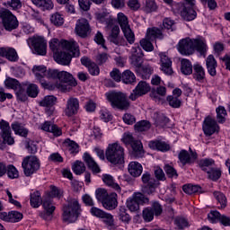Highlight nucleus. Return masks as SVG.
Masks as SVG:
<instances>
[{
	"label": "nucleus",
	"mask_w": 230,
	"mask_h": 230,
	"mask_svg": "<svg viewBox=\"0 0 230 230\" xmlns=\"http://www.w3.org/2000/svg\"><path fill=\"white\" fill-rule=\"evenodd\" d=\"M177 49L181 55L185 57L193 55V53H195V49L198 53H200V55H205L206 51H208V45H206V40L200 38L193 40L185 38L179 41Z\"/></svg>",
	"instance_id": "f257e3e1"
},
{
	"label": "nucleus",
	"mask_w": 230,
	"mask_h": 230,
	"mask_svg": "<svg viewBox=\"0 0 230 230\" xmlns=\"http://www.w3.org/2000/svg\"><path fill=\"white\" fill-rule=\"evenodd\" d=\"M49 48L51 51H53L54 55H56V53H59L62 49H65L66 51L72 53L75 58L80 57V47L78 46V43L73 40L70 41H59L58 39H52L49 41Z\"/></svg>",
	"instance_id": "f03ea898"
},
{
	"label": "nucleus",
	"mask_w": 230,
	"mask_h": 230,
	"mask_svg": "<svg viewBox=\"0 0 230 230\" xmlns=\"http://www.w3.org/2000/svg\"><path fill=\"white\" fill-rule=\"evenodd\" d=\"M82 213V208L76 199H71L67 204L63 207V221L67 224H73L78 220Z\"/></svg>",
	"instance_id": "7ed1b4c3"
},
{
	"label": "nucleus",
	"mask_w": 230,
	"mask_h": 230,
	"mask_svg": "<svg viewBox=\"0 0 230 230\" xmlns=\"http://www.w3.org/2000/svg\"><path fill=\"white\" fill-rule=\"evenodd\" d=\"M105 155L107 161L111 164H123L125 163V148L118 143L110 144Z\"/></svg>",
	"instance_id": "20e7f679"
},
{
	"label": "nucleus",
	"mask_w": 230,
	"mask_h": 230,
	"mask_svg": "<svg viewBox=\"0 0 230 230\" xmlns=\"http://www.w3.org/2000/svg\"><path fill=\"white\" fill-rule=\"evenodd\" d=\"M106 96L113 109L128 111L130 102H128V97L125 93L121 92H111L110 93H106Z\"/></svg>",
	"instance_id": "39448f33"
},
{
	"label": "nucleus",
	"mask_w": 230,
	"mask_h": 230,
	"mask_svg": "<svg viewBox=\"0 0 230 230\" xmlns=\"http://www.w3.org/2000/svg\"><path fill=\"white\" fill-rule=\"evenodd\" d=\"M172 12L175 15H181L183 21H195L197 19V11H195V5H186L183 3H178L172 4Z\"/></svg>",
	"instance_id": "423d86ee"
},
{
	"label": "nucleus",
	"mask_w": 230,
	"mask_h": 230,
	"mask_svg": "<svg viewBox=\"0 0 230 230\" xmlns=\"http://www.w3.org/2000/svg\"><path fill=\"white\" fill-rule=\"evenodd\" d=\"M58 80H59V83L56 84V87L59 91H63V93L71 91V87H76L77 85L73 75L66 71H59Z\"/></svg>",
	"instance_id": "0eeeda50"
},
{
	"label": "nucleus",
	"mask_w": 230,
	"mask_h": 230,
	"mask_svg": "<svg viewBox=\"0 0 230 230\" xmlns=\"http://www.w3.org/2000/svg\"><path fill=\"white\" fill-rule=\"evenodd\" d=\"M22 167L24 175L26 177H31L40 168V163L37 156H26L22 163Z\"/></svg>",
	"instance_id": "6e6552de"
},
{
	"label": "nucleus",
	"mask_w": 230,
	"mask_h": 230,
	"mask_svg": "<svg viewBox=\"0 0 230 230\" xmlns=\"http://www.w3.org/2000/svg\"><path fill=\"white\" fill-rule=\"evenodd\" d=\"M121 141L126 146L130 145L136 157H143L145 155V150H143V143L139 140L134 139V137L130 133H124Z\"/></svg>",
	"instance_id": "1a4fd4ad"
},
{
	"label": "nucleus",
	"mask_w": 230,
	"mask_h": 230,
	"mask_svg": "<svg viewBox=\"0 0 230 230\" xmlns=\"http://www.w3.org/2000/svg\"><path fill=\"white\" fill-rule=\"evenodd\" d=\"M118 21L126 40H128V44H134L136 41V35H134L132 29H130V25H128V18H127L123 13H119Z\"/></svg>",
	"instance_id": "9d476101"
},
{
	"label": "nucleus",
	"mask_w": 230,
	"mask_h": 230,
	"mask_svg": "<svg viewBox=\"0 0 230 230\" xmlns=\"http://www.w3.org/2000/svg\"><path fill=\"white\" fill-rule=\"evenodd\" d=\"M0 18L3 20V24L6 31H13V30H17L19 27L17 17L8 10H0Z\"/></svg>",
	"instance_id": "9b49d317"
},
{
	"label": "nucleus",
	"mask_w": 230,
	"mask_h": 230,
	"mask_svg": "<svg viewBox=\"0 0 230 230\" xmlns=\"http://www.w3.org/2000/svg\"><path fill=\"white\" fill-rule=\"evenodd\" d=\"M148 202H150L148 198L145 197L141 192H137L128 199L127 208L132 213H136V211H139V205L148 204Z\"/></svg>",
	"instance_id": "f8f14e48"
},
{
	"label": "nucleus",
	"mask_w": 230,
	"mask_h": 230,
	"mask_svg": "<svg viewBox=\"0 0 230 230\" xmlns=\"http://www.w3.org/2000/svg\"><path fill=\"white\" fill-rule=\"evenodd\" d=\"M143 49H141V48L138 46L132 48L129 60L131 66L136 67V71L141 70V66H143Z\"/></svg>",
	"instance_id": "ddd939ff"
},
{
	"label": "nucleus",
	"mask_w": 230,
	"mask_h": 230,
	"mask_svg": "<svg viewBox=\"0 0 230 230\" xmlns=\"http://www.w3.org/2000/svg\"><path fill=\"white\" fill-rule=\"evenodd\" d=\"M44 212L40 214V217L43 218V220H51L53 218V213H55L56 207L53 206V200L49 197H44L42 202Z\"/></svg>",
	"instance_id": "4468645a"
},
{
	"label": "nucleus",
	"mask_w": 230,
	"mask_h": 230,
	"mask_svg": "<svg viewBox=\"0 0 230 230\" xmlns=\"http://www.w3.org/2000/svg\"><path fill=\"white\" fill-rule=\"evenodd\" d=\"M147 93H150V84L145 81H140L130 93L129 100L136 102L139 96H144V94H146Z\"/></svg>",
	"instance_id": "2eb2a0df"
},
{
	"label": "nucleus",
	"mask_w": 230,
	"mask_h": 230,
	"mask_svg": "<svg viewBox=\"0 0 230 230\" xmlns=\"http://www.w3.org/2000/svg\"><path fill=\"white\" fill-rule=\"evenodd\" d=\"M78 111H80V101L77 98L70 97L66 101V105L65 109V114L68 118L73 116H76L78 114Z\"/></svg>",
	"instance_id": "dca6fc26"
},
{
	"label": "nucleus",
	"mask_w": 230,
	"mask_h": 230,
	"mask_svg": "<svg viewBox=\"0 0 230 230\" xmlns=\"http://www.w3.org/2000/svg\"><path fill=\"white\" fill-rule=\"evenodd\" d=\"M0 130L5 145H13V143H15V140L12 137V129L10 128V123H8V121L3 119L0 121Z\"/></svg>",
	"instance_id": "f3484780"
},
{
	"label": "nucleus",
	"mask_w": 230,
	"mask_h": 230,
	"mask_svg": "<svg viewBox=\"0 0 230 230\" xmlns=\"http://www.w3.org/2000/svg\"><path fill=\"white\" fill-rule=\"evenodd\" d=\"M31 44L34 48L36 55H41L44 57L47 53L48 45L46 40L42 37H34L31 39Z\"/></svg>",
	"instance_id": "a211bd4d"
},
{
	"label": "nucleus",
	"mask_w": 230,
	"mask_h": 230,
	"mask_svg": "<svg viewBox=\"0 0 230 230\" xmlns=\"http://www.w3.org/2000/svg\"><path fill=\"white\" fill-rule=\"evenodd\" d=\"M218 124L217 120L211 117H207L203 122V132L205 136H213L215 132H218Z\"/></svg>",
	"instance_id": "6ab92c4d"
},
{
	"label": "nucleus",
	"mask_w": 230,
	"mask_h": 230,
	"mask_svg": "<svg viewBox=\"0 0 230 230\" xmlns=\"http://www.w3.org/2000/svg\"><path fill=\"white\" fill-rule=\"evenodd\" d=\"M142 182L146 184L145 191L147 195H152L155 191V186H157V181L152 178L149 172H144L142 175Z\"/></svg>",
	"instance_id": "aec40b11"
},
{
	"label": "nucleus",
	"mask_w": 230,
	"mask_h": 230,
	"mask_svg": "<svg viewBox=\"0 0 230 230\" xmlns=\"http://www.w3.org/2000/svg\"><path fill=\"white\" fill-rule=\"evenodd\" d=\"M75 33L79 37H87L91 33V25H89V21L87 19H80L75 24Z\"/></svg>",
	"instance_id": "412c9836"
},
{
	"label": "nucleus",
	"mask_w": 230,
	"mask_h": 230,
	"mask_svg": "<svg viewBox=\"0 0 230 230\" xmlns=\"http://www.w3.org/2000/svg\"><path fill=\"white\" fill-rule=\"evenodd\" d=\"M73 57L75 56L70 51L64 52L60 50L59 52L54 54V60L57 62V64H60V66H69Z\"/></svg>",
	"instance_id": "4be33fe9"
},
{
	"label": "nucleus",
	"mask_w": 230,
	"mask_h": 230,
	"mask_svg": "<svg viewBox=\"0 0 230 230\" xmlns=\"http://www.w3.org/2000/svg\"><path fill=\"white\" fill-rule=\"evenodd\" d=\"M0 57L7 58L9 62H17V60H19V55H17V50L10 47L0 48Z\"/></svg>",
	"instance_id": "5701e85b"
},
{
	"label": "nucleus",
	"mask_w": 230,
	"mask_h": 230,
	"mask_svg": "<svg viewBox=\"0 0 230 230\" xmlns=\"http://www.w3.org/2000/svg\"><path fill=\"white\" fill-rule=\"evenodd\" d=\"M102 206L105 209H109V211L116 209V208H118V194H116V192L109 194L106 199L102 202Z\"/></svg>",
	"instance_id": "b1692460"
},
{
	"label": "nucleus",
	"mask_w": 230,
	"mask_h": 230,
	"mask_svg": "<svg viewBox=\"0 0 230 230\" xmlns=\"http://www.w3.org/2000/svg\"><path fill=\"white\" fill-rule=\"evenodd\" d=\"M161 58V70L164 75H173V69L172 68V60L168 58L165 54L160 55Z\"/></svg>",
	"instance_id": "393cba45"
},
{
	"label": "nucleus",
	"mask_w": 230,
	"mask_h": 230,
	"mask_svg": "<svg viewBox=\"0 0 230 230\" xmlns=\"http://www.w3.org/2000/svg\"><path fill=\"white\" fill-rule=\"evenodd\" d=\"M190 153L186 150H181L180 154L178 155V158L180 159V162L184 165V164H189V163H191V161H195L197 159V153H194L191 151V148H190Z\"/></svg>",
	"instance_id": "a878e982"
},
{
	"label": "nucleus",
	"mask_w": 230,
	"mask_h": 230,
	"mask_svg": "<svg viewBox=\"0 0 230 230\" xmlns=\"http://www.w3.org/2000/svg\"><path fill=\"white\" fill-rule=\"evenodd\" d=\"M206 66L208 75H210V76H217V63L214 55L208 56L206 59Z\"/></svg>",
	"instance_id": "bb28decb"
},
{
	"label": "nucleus",
	"mask_w": 230,
	"mask_h": 230,
	"mask_svg": "<svg viewBox=\"0 0 230 230\" xmlns=\"http://www.w3.org/2000/svg\"><path fill=\"white\" fill-rule=\"evenodd\" d=\"M128 170L131 177H140L143 173V165L138 162H130Z\"/></svg>",
	"instance_id": "cd10ccee"
},
{
	"label": "nucleus",
	"mask_w": 230,
	"mask_h": 230,
	"mask_svg": "<svg viewBox=\"0 0 230 230\" xmlns=\"http://www.w3.org/2000/svg\"><path fill=\"white\" fill-rule=\"evenodd\" d=\"M148 146L151 150H158L159 152H168L170 150V145L161 140L150 141Z\"/></svg>",
	"instance_id": "c85d7f7f"
},
{
	"label": "nucleus",
	"mask_w": 230,
	"mask_h": 230,
	"mask_svg": "<svg viewBox=\"0 0 230 230\" xmlns=\"http://www.w3.org/2000/svg\"><path fill=\"white\" fill-rule=\"evenodd\" d=\"M41 130H44L45 132H51L57 137H58V136H62V129H60L57 125L51 124L49 121H45L41 125Z\"/></svg>",
	"instance_id": "c756f323"
},
{
	"label": "nucleus",
	"mask_w": 230,
	"mask_h": 230,
	"mask_svg": "<svg viewBox=\"0 0 230 230\" xmlns=\"http://www.w3.org/2000/svg\"><path fill=\"white\" fill-rule=\"evenodd\" d=\"M83 157L84 163H86L88 168L92 170L93 173H100V172H102L100 166H98V164L92 158L91 155L84 153Z\"/></svg>",
	"instance_id": "7c9ffc66"
},
{
	"label": "nucleus",
	"mask_w": 230,
	"mask_h": 230,
	"mask_svg": "<svg viewBox=\"0 0 230 230\" xmlns=\"http://www.w3.org/2000/svg\"><path fill=\"white\" fill-rule=\"evenodd\" d=\"M146 37L148 40H155V39L163 40L164 36L163 35L162 30L153 27L147 29Z\"/></svg>",
	"instance_id": "2f4dec72"
},
{
	"label": "nucleus",
	"mask_w": 230,
	"mask_h": 230,
	"mask_svg": "<svg viewBox=\"0 0 230 230\" xmlns=\"http://www.w3.org/2000/svg\"><path fill=\"white\" fill-rule=\"evenodd\" d=\"M32 73H34L37 80H40L41 85H46V83L42 80L46 76V66H34L32 68Z\"/></svg>",
	"instance_id": "473e14b6"
},
{
	"label": "nucleus",
	"mask_w": 230,
	"mask_h": 230,
	"mask_svg": "<svg viewBox=\"0 0 230 230\" xmlns=\"http://www.w3.org/2000/svg\"><path fill=\"white\" fill-rule=\"evenodd\" d=\"M194 74L193 76L195 80L198 82H202L206 78V70H204V67L202 65L197 63L193 66Z\"/></svg>",
	"instance_id": "72a5a7b5"
},
{
	"label": "nucleus",
	"mask_w": 230,
	"mask_h": 230,
	"mask_svg": "<svg viewBox=\"0 0 230 230\" xmlns=\"http://www.w3.org/2000/svg\"><path fill=\"white\" fill-rule=\"evenodd\" d=\"M102 181L107 186H110V188H113L115 191H118V193H121V187L116 182H114V178L111 174H103L102 175Z\"/></svg>",
	"instance_id": "f704fd0d"
},
{
	"label": "nucleus",
	"mask_w": 230,
	"mask_h": 230,
	"mask_svg": "<svg viewBox=\"0 0 230 230\" xmlns=\"http://www.w3.org/2000/svg\"><path fill=\"white\" fill-rule=\"evenodd\" d=\"M34 6L41 10H53V2L51 0H31Z\"/></svg>",
	"instance_id": "c9c22d12"
},
{
	"label": "nucleus",
	"mask_w": 230,
	"mask_h": 230,
	"mask_svg": "<svg viewBox=\"0 0 230 230\" xmlns=\"http://www.w3.org/2000/svg\"><path fill=\"white\" fill-rule=\"evenodd\" d=\"M12 129L13 130L14 134L18 136H22V137H26L28 136V129L25 128L22 123L13 122L12 125Z\"/></svg>",
	"instance_id": "e433bc0d"
},
{
	"label": "nucleus",
	"mask_w": 230,
	"mask_h": 230,
	"mask_svg": "<svg viewBox=\"0 0 230 230\" xmlns=\"http://www.w3.org/2000/svg\"><path fill=\"white\" fill-rule=\"evenodd\" d=\"M64 146L66 148L68 149V151L70 152V154L75 155L78 154V152H80V148L78 146V144H76V142L66 138L64 143H63Z\"/></svg>",
	"instance_id": "4c0bfd02"
},
{
	"label": "nucleus",
	"mask_w": 230,
	"mask_h": 230,
	"mask_svg": "<svg viewBox=\"0 0 230 230\" xmlns=\"http://www.w3.org/2000/svg\"><path fill=\"white\" fill-rule=\"evenodd\" d=\"M118 218L124 224H130V220H132V217H130V215H128V212H127V208L125 207H119L118 211Z\"/></svg>",
	"instance_id": "58836bf2"
},
{
	"label": "nucleus",
	"mask_w": 230,
	"mask_h": 230,
	"mask_svg": "<svg viewBox=\"0 0 230 230\" xmlns=\"http://www.w3.org/2000/svg\"><path fill=\"white\" fill-rule=\"evenodd\" d=\"M181 71L182 75H188L193 73V65H191V61H190V59L183 58L181 59Z\"/></svg>",
	"instance_id": "ea45409f"
},
{
	"label": "nucleus",
	"mask_w": 230,
	"mask_h": 230,
	"mask_svg": "<svg viewBox=\"0 0 230 230\" xmlns=\"http://www.w3.org/2000/svg\"><path fill=\"white\" fill-rule=\"evenodd\" d=\"M122 82L123 84L130 85H132V84H136V75H134L130 70H125L122 73Z\"/></svg>",
	"instance_id": "a19ab883"
},
{
	"label": "nucleus",
	"mask_w": 230,
	"mask_h": 230,
	"mask_svg": "<svg viewBox=\"0 0 230 230\" xmlns=\"http://www.w3.org/2000/svg\"><path fill=\"white\" fill-rule=\"evenodd\" d=\"M23 85L27 86V94L31 98H37L39 96V86L35 84H30L28 82H25Z\"/></svg>",
	"instance_id": "79ce46f5"
},
{
	"label": "nucleus",
	"mask_w": 230,
	"mask_h": 230,
	"mask_svg": "<svg viewBox=\"0 0 230 230\" xmlns=\"http://www.w3.org/2000/svg\"><path fill=\"white\" fill-rule=\"evenodd\" d=\"M110 42H112L116 46H119V26H113L111 29V33L109 36Z\"/></svg>",
	"instance_id": "37998d69"
},
{
	"label": "nucleus",
	"mask_w": 230,
	"mask_h": 230,
	"mask_svg": "<svg viewBox=\"0 0 230 230\" xmlns=\"http://www.w3.org/2000/svg\"><path fill=\"white\" fill-rule=\"evenodd\" d=\"M199 166L203 172H208L215 166V160L211 158H205L199 161Z\"/></svg>",
	"instance_id": "c03bdc74"
},
{
	"label": "nucleus",
	"mask_w": 230,
	"mask_h": 230,
	"mask_svg": "<svg viewBox=\"0 0 230 230\" xmlns=\"http://www.w3.org/2000/svg\"><path fill=\"white\" fill-rule=\"evenodd\" d=\"M182 190L184 193H187V195H193V193H202V188H200L199 185H183Z\"/></svg>",
	"instance_id": "a18cd8bd"
},
{
	"label": "nucleus",
	"mask_w": 230,
	"mask_h": 230,
	"mask_svg": "<svg viewBox=\"0 0 230 230\" xmlns=\"http://www.w3.org/2000/svg\"><path fill=\"white\" fill-rule=\"evenodd\" d=\"M57 103V97L53 95L45 96L40 102V107H53Z\"/></svg>",
	"instance_id": "49530a36"
},
{
	"label": "nucleus",
	"mask_w": 230,
	"mask_h": 230,
	"mask_svg": "<svg viewBox=\"0 0 230 230\" xmlns=\"http://www.w3.org/2000/svg\"><path fill=\"white\" fill-rule=\"evenodd\" d=\"M44 200L40 197V192L36 191L31 195V206L32 208H39Z\"/></svg>",
	"instance_id": "de8ad7c7"
},
{
	"label": "nucleus",
	"mask_w": 230,
	"mask_h": 230,
	"mask_svg": "<svg viewBox=\"0 0 230 230\" xmlns=\"http://www.w3.org/2000/svg\"><path fill=\"white\" fill-rule=\"evenodd\" d=\"M159 96H166V87L158 86L156 90H152L150 93V97L153 100H159Z\"/></svg>",
	"instance_id": "09e8293b"
},
{
	"label": "nucleus",
	"mask_w": 230,
	"mask_h": 230,
	"mask_svg": "<svg viewBox=\"0 0 230 230\" xmlns=\"http://www.w3.org/2000/svg\"><path fill=\"white\" fill-rule=\"evenodd\" d=\"M95 19L102 24H111V18L109 16V13H107L106 12L95 13Z\"/></svg>",
	"instance_id": "8fccbe9b"
},
{
	"label": "nucleus",
	"mask_w": 230,
	"mask_h": 230,
	"mask_svg": "<svg viewBox=\"0 0 230 230\" xmlns=\"http://www.w3.org/2000/svg\"><path fill=\"white\" fill-rule=\"evenodd\" d=\"M214 197L217 200L218 204H220V208L224 209L226 206H227V198L226 195L220 191H215Z\"/></svg>",
	"instance_id": "3c124183"
},
{
	"label": "nucleus",
	"mask_w": 230,
	"mask_h": 230,
	"mask_svg": "<svg viewBox=\"0 0 230 230\" xmlns=\"http://www.w3.org/2000/svg\"><path fill=\"white\" fill-rule=\"evenodd\" d=\"M217 119L219 123H226V117L227 116V111L224 106H219L216 109Z\"/></svg>",
	"instance_id": "603ef678"
},
{
	"label": "nucleus",
	"mask_w": 230,
	"mask_h": 230,
	"mask_svg": "<svg viewBox=\"0 0 230 230\" xmlns=\"http://www.w3.org/2000/svg\"><path fill=\"white\" fill-rule=\"evenodd\" d=\"M208 179H211V181H218L222 175V171L220 169L217 168L216 166L212 167V169L207 171Z\"/></svg>",
	"instance_id": "864d4df0"
},
{
	"label": "nucleus",
	"mask_w": 230,
	"mask_h": 230,
	"mask_svg": "<svg viewBox=\"0 0 230 230\" xmlns=\"http://www.w3.org/2000/svg\"><path fill=\"white\" fill-rule=\"evenodd\" d=\"M136 132H146V130H150V122L146 120H141L135 124Z\"/></svg>",
	"instance_id": "5fc2aeb1"
},
{
	"label": "nucleus",
	"mask_w": 230,
	"mask_h": 230,
	"mask_svg": "<svg viewBox=\"0 0 230 230\" xmlns=\"http://www.w3.org/2000/svg\"><path fill=\"white\" fill-rule=\"evenodd\" d=\"M72 170L75 175H82L84 172H85V164L80 161L75 162V164L72 165Z\"/></svg>",
	"instance_id": "6e6d98bb"
},
{
	"label": "nucleus",
	"mask_w": 230,
	"mask_h": 230,
	"mask_svg": "<svg viewBox=\"0 0 230 230\" xmlns=\"http://www.w3.org/2000/svg\"><path fill=\"white\" fill-rule=\"evenodd\" d=\"M167 102L170 105V107H172L173 109H179L181 105V99L179 97L174 96V95H169L167 96Z\"/></svg>",
	"instance_id": "4d7b16f0"
},
{
	"label": "nucleus",
	"mask_w": 230,
	"mask_h": 230,
	"mask_svg": "<svg viewBox=\"0 0 230 230\" xmlns=\"http://www.w3.org/2000/svg\"><path fill=\"white\" fill-rule=\"evenodd\" d=\"M50 22H52L54 26H62V24H64V17L58 13H53L50 17Z\"/></svg>",
	"instance_id": "13d9d810"
},
{
	"label": "nucleus",
	"mask_w": 230,
	"mask_h": 230,
	"mask_svg": "<svg viewBox=\"0 0 230 230\" xmlns=\"http://www.w3.org/2000/svg\"><path fill=\"white\" fill-rule=\"evenodd\" d=\"M101 219L105 226H108V227H112V226H114V216L111 214L105 212Z\"/></svg>",
	"instance_id": "bf43d9fd"
},
{
	"label": "nucleus",
	"mask_w": 230,
	"mask_h": 230,
	"mask_svg": "<svg viewBox=\"0 0 230 230\" xmlns=\"http://www.w3.org/2000/svg\"><path fill=\"white\" fill-rule=\"evenodd\" d=\"M108 195L109 193L105 189H97L95 190V197L99 202H102V204H103Z\"/></svg>",
	"instance_id": "052dcab7"
},
{
	"label": "nucleus",
	"mask_w": 230,
	"mask_h": 230,
	"mask_svg": "<svg viewBox=\"0 0 230 230\" xmlns=\"http://www.w3.org/2000/svg\"><path fill=\"white\" fill-rule=\"evenodd\" d=\"M6 173L9 179H18L19 171L13 165H6Z\"/></svg>",
	"instance_id": "680f3d73"
},
{
	"label": "nucleus",
	"mask_w": 230,
	"mask_h": 230,
	"mask_svg": "<svg viewBox=\"0 0 230 230\" xmlns=\"http://www.w3.org/2000/svg\"><path fill=\"white\" fill-rule=\"evenodd\" d=\"M174 224L177 226L178 229H184L185 227H188L190 226V222H188V219L186 217H178L174 219Z\"/></svg>",
	"instance_id": "e2e57ef3"
},
{
	"label": "nucleus",
	"mask_w": 230,
	"mask_h": 230,
	"mask_svg": "<svg viewBox=\"0 0 230 230\" xmlns=\"http://www.w3.org/2000/svg\"><path fill=\"white\" fill-rule=\"evenodd\" d=\"M5 85L9 89H13L14 91H17V89H21V84H19V81L13 78H8L5 80Z\"/></svg>",
	"instance_id": "0e129e2a"
},
{
	"label": "nucleus",
	"mask_w": 230,
	"mask_h": 230,
	"mask_svg": "<svg viewBox=\"0 0 230 230\" xmlns=\"http://www.w3.org/2000/svg\"><path fill=\"white\" fill-rule=\"evenodd\" d=\"M142 217L145 222H152L154 220V210L150 208H146L143 210Z\"/></svg>",
	"instance_id": "69168bd1"
},
{
	"label": "nucleus",
	"mask_w": 230,
	"mask_h": 230,
	"mask_svg": "<svg viewBox=\"0 0 230 230\" xmlns=\"http://www.w3.org/2000/svg\"><path fill=\"white\" fill-rule=\"evenodd\" d=\"M9 220L12 223L21 222V220H22V213L18 211L9 212Z\"/></svg>",
	"instance_id": "338daca9"
},
{
	"label": "nucleus",
	"mask_w": 230,
	"mask_h": 230,
	"mask_svg": "<svg viewBox=\"0 0 230 230\" xmlns=\"http://www.w3.org/2000/svg\"><path fill=\"white\" fill-rule=\"evenodd\" d=\"M151 40H148L146 37L140 40V46L145 49V51H154V45H152Z\"/></svg>",
	"instance_id": "774afa93"
}]
</instances>
